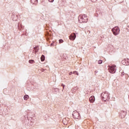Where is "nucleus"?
I'll use <instances>...</instances> for the list:
<instances>
[{
    "instance_id": "6",
    "label": "nucleus",
    "mask_w": 129,
    "mask_h": 129,
    "mask_svg": "<svg viewBox=\"0 0 129 129\" xmlns=\"http://www.w3.org/2000/svg\"><path fill=\"white\" fill-rule=\"evenodd\" d=\"M115 67H116L115 66H112L111 67H109V72H110V73H112V74L115 73Z\"/></svg>"
},
{
    "instance_id": "28",
    "label": "nucleus",
    "mask_w": 129,
    "mask_h": 129,
    "mask_svg": "<svg viewBox=\"0 0 129 129\" xmlns=\"http://www.w3.org/2000/svg\"><path fill=\"white\" fill-rule=\"evenodd\" d=\"M63 87V89H64V87H65V85L62 86Z\"/></svg>"
},
{
    "instance_id": "16",
    "label": "nucleus",
    "mask_w": 129,
    "mask_h": 129,
    "mask_svg": "<svg viewBox=\"0 0 129 129\" xmlns=\"http://www.w3.org/2000/svg\"><path fill=\"white\" fill-rule=\"evenodd\" d=\"M28 123H27V124H28V125H32L33 124V123L31 122V121H30L29 119L28 120Z\"/></svg>"
},
{
    "instance_id": "11",
    "label": "nucleus",
    "mask_w": 129,
    "mask_h": 129,
    "mask_svg": "<svg viewBox=\"0 0 129 129\" xmlns=\"http://www.w3.org/2000/svg\"><path fill=\"white\" fill-rule=\"evenodd\" d=\"M31 3L33 5H36V4H38V0H31Z\"/></svg>"
},
{
    "instance_id": "12",
    "label": "nucleus",
    "mask_w": 129,
    "mask_h": 129,
    "mask_svg": "<svg viewBox=\"0 0 129 129\" xmlns=\"http://www.w3.org/2000/svg\"><path fill=\"white\" fill-rule=\"evenodd\" d=\"M121 63L123 64V65H126V59H124L121 61Z\"/></svg>"
},
{
    "instance_id": "13",
    "label": "nucleus",
    "mask_w": 129,
    "mask_h": 129,
    "mask_svg": "<svg viewBox=\"0 0 129 129\" xmlns=\"http://www.w3.org/2000/svg\"><path fill=\"white\" fill-rule=\"evenodd\" d=\"M41 60L43 62L45 61V55H42L41 57Z\"/></svg>"
},
{
    "instance_id": "23",
    "label": "nucleus",
    "mask_w": 129,
    "mask_h": 129,
    "mask_svg": "<svg viewBox=\"0 0 129 129\" xmlns=\"http://www.w3.org/2000/svg\"><path fill=\"white\" fill-rule=\"evenodd\" d=\"M123 75H124V72H122V73H121V76H123Z\"/></svg>"
},
{
    "instance_id": "3",
    "label": "nucleus",
    "mask_w": 129,
    "mask_h": 129,
    "mask_svg": "<svg viewBox=\"0 0 129 129\" xmlns=\"http://www.w3.org/2000/svg\"><path fill=\"white\" fill-rule=\"evenodd\" d=\"M112 32L115 36H117L118 34H119V32H120V30L119 29V27L116 26L112 29Z\"/></svg>"
},
{
    "instance_id": "1",
    "label": "nucleus",
    "mask_w": 129,
    "mask_h": 129,
    "mask_svg": "<svg viewBox=\"0 0 129 129\" xmlns=\"http://www.w3.org/2000/svg\"><path fill=\"white\" fill-rule=\"evenodd\" d=\"M79 23L82 24V23H87L88 22V18L85 14L81 15L78 17Z\"/></svg>"
},
{
    "instance_id": "26",
    "label": "nucleus",
    "mask_w": 129,
    "mask_h": 129,
    "mask_svg": "<svg viewBox=\"0 0 129 129\" xmlns=\"http://www.w3.org/2000/svg\"><path fill=\"white\" fill-rule=\"evenodd\" d=\"M18 17H19V16H18V15H16V18H17V19H19Z\"/></svg>"
},
{
    "instance_id": "29",
    "label": "nucleus",
    "mask_w": 129,
    "mask_h": 129,
    "mask_svg": "<svg viewBox=\"0 0 129 129\" xmlns=\"http://www.w3.org/2000/svg\"><path fill=\"white\" fill-rule=\"evenodd\" d=\"M98 72H97V71H95V74H96V73H97Z\"/></svg>"
},
{
    "instance_id": "4",
    "label": "nucleus",
    "mask_w": 129,
    "mask_h": 129,
    "mask_svg": "<svg viewBox=\"0 0 129 129\" xmlns=\"http://www.w3.org/2000/svg\"><path fill=\"white\" fill-rule=\"evenodd\" d=\"M73 116L75 119H80V114L76 110L73 112Z\"/></svg>"
},
{
    "instance_id": "14",
    "label": "nucleus",
    "mask_w": 129,
    "mask_h": 129,
    "mask_svg": "<svg viewBox=\"0 0 129 129\" xmlns=\"http://www.w3.org/2000/svg\"><path fill=\"white\" fill-rule=\"evenodd\" d=\"M24 100H28L29 99V95H26L24 96Z\"/></svg>"
},
{
    "instance_id": "22",
    "label": "nucleus",
    "mask_w": 129,
    "mask_h": 129,
    "mask_svg": "<svg viewBox=\"0 0 129 129\" xmlns=\"http://www.w3.org/2000/svg\"><path fill=\"white\" fill-rule=\"evenodd\" d=\"M48 2L49 3H53L54 2V0H48Z\"/></svg>"
},
{
    "instance_id": "7",
    "label": "nucleus",
    "mask_w": 129,
    "mask_h": 129,
    "mask_svg": "<svg viewBox=\"0 0 129 129\" xmlns=\"http://www.w3.org/2000/svg\"><path fill=\"white\" fill-rule=\"evenodd\" d=\"M76 38V34L75 33H73L70 36V39L72 41H74Z\"/></svg>"
},
{
    "instance_id": "10",
    "label": "nucleus",
    "mask_w": 129,
    "mask_h": 129,
    "mask_svg": "<svg viewBox=\"0 0 129 129\" xmlns=\"http://www.w3.org/2000/svg\"><path fill=\"white\" fill-rule=\"evenodd\" d=\"M18 28L19 30H22L23 29V25H22V23H19L18 24Z\"/></svg>"
},
{
    "instance_id": "27",
    "label": "nucleus",
    "mask_w": 129,
    "mask_h": 129,
    "mask_svg": "<svg viewBox=\"0 0 129 129\" xmlns=\"http://www.w3.org/2000/svg\"><path fill=\"white\" fill-rule=\"evenodd\" d=\"M18 19L16 18V19H14V21H17Z\"/></svg>"
},
{
    "instance_id": "9",
    "label": "nucleus",
    "mask_w": 129,
    "mask_h": 129,
    "mask_svg": "<svg viewBox=\"0 0 129 129\" xmlns=\"http://www.w3.org/2000/svg\"><path fill=\"white\" fill-rule=\"evenodd\" d=\"M34 50L33 51V53H34L35 54H36L37 52L39 51V46H36L33 48Z\"/></svg>"
},
{
    "instance_id": "5",
    "label": "nucleus",
    "mask_w": 129,
    "mask_h": 129,
    "mask_svg": "<svg viewBox=\"0 0 129 129\" xmlns=\"http://www.w3.org/2000/svg\"><path fill=\"white\" fill-rule=\"evenodd\" d=\"M119 116L121 118H124L126 115V111L125 110H121L119 113Z\"/></svg>"
},
{
    "instance_id": "17",
    "label": "nucleus",
    "mask_w": 129,
    "mask_h": 129,
    "mask_svg": "<svg viewBox=\"0 0 129 129\" xmlns=\"http://www.w3.org/2000/svg\"><path fill=\"white\" fill-rule=\"evenodd\" d=\"M98 64H102V60H99L98 61Z\"/></svg>"
},
{
    "instance_id": "15",
    "label": "nucleus",
    "mask_w": 129,
    "mask_h": 129,
    "mask_svg": "<svg viewBox=\"0 0 129 129\" xmlns=\"http://www.w3.org/2000/svg\"><path fill=\"white\" fill-rule=\"evenodd\" d=\"M29 63H30V64H34V63H35V60H34L33 59H30L29 60Z\"/></svg>"
},
{
    "instance_id": "24",
    "label": "nucleus",
    "mask_w": 129,
    "mask_h": 129,
    "mask_svg": "<svg viewBox=\"0 0 129 129\" xmlns=\"http://www.w3.org/2000/svg\"><path fill=\"white\" fill-rule=\"evenodd\" d=\"M97 0H91V2H93V3H95Z\"/></svg>"
},
{
    "instance_id": "18",
    "label": "nucleus",
    "mask_w": 129,
    "mask_h": 129,
    "mask_svg": "<svg viewBox=\"0 0 129 129\" xmlns=\"http://www.w3.org/2000/svg\"><path fill=\"white\" fill-rule=\"evenodd\" d=\"M64 42V41L63 40V39H59V43L60 44H61V43H63Z\"/></svg>"
},
{
    "instance_id": "2",
    "label": "nucleus",
    "mask_w": 129,
    "mask_h": 129,
    "mask_svg": "<svg viewBox=\"0 0 129 129\" xmlns=\"http://www.w3.org/2000/svg\"><path fill=\"white\" fill-rule=\"evenodd\" d=\"M101 96L102 97V99L104 100V101H106V100H109V99L110 98L109 94H108L107 92L102 93Z\"/></svg>"
},
{
    "instance_id": "8",
    "label": "nucleus",
    "mask_w": 129,
    "mask_h": 129,
    "mask_svg": "<svg viewBox=\"0 0 129 129\" xmlns=\"http://www.w3.org/2000/svg\"><path fill=\"white\" fill-rule=\"evenodd\" d=\"M89 101L90 102H91V103H93V102L95 101V97H94V96H91L89 98Z\"/></svg>"
},
{
    "instance_id": "19",
    "label": "nucleus",
    "mask_w": 129,
    "mask_h": 129,
    "mask_svg": "<svg viewBox=\"0 0 129 129\" xmlns=\"http://www.w3.org/2000/svg\"><path fill=\"white\" fill-rule=\"evenodd\" d=\"M73 74H76L78 76L79 75V74H78V72L76 71L73 72Z\"/></svg>"
},
{
    "instance_id": "30",
    "label": "nucleus",
    "mask_w": 129,
    "mask_h": 129,
    "mask_svg": "<svg viewBox=\"0 0 129 129\" xmlns=\"http://www.w3.org/2000/svg\"><path fill=\"white\" fill-rule=\"evenodd\" d=\"M63 85H63V84H62L61 86H63Z\"/></svg>"
},
{
    "instance_id": "20",
    "label": "nucleus",
    "mask_w": 129,
    "mask_h": 129,
    "mask_svg": "<svg viewBox=\"0 0 129 129\" xmlns=\"http://www.w3.org/2000/svg\"><path fill=\"white\" fill-rule=\"evenodd\" d=\"M126 64H125V66H128V65H129V61L126 60Z\"/></svg>"
},
{
    "instance_id": "25",
    "label": "nucleus",
    "mask_w": 129,
    "mask_h": 129,
    "mask_svg": "<svg viewBox=\"0 0 129 129\" xmlns=\"http://www.w3.org/2000/svg\"><path fill=\"white\" fill-rule=\"evenodd\" d=\"M69 74L70 75H72V72H70Z\"/></svg>"
},
{
    "instance_id": "21",
    "label": "nucleus",
    "mask_w": 129,
    "mask_h": 129,
    "mask_svg": "<svg viewBox=\"0 0 129 129\" xmlns=\"http://www.w3.org/2000/svg\"><path fill=\"white\" fill-rule=\"evenodd\" d=\"M72 91L73 93H74V92H76V89H73V90H72Z\"/></svg>"
}]
</instances>
